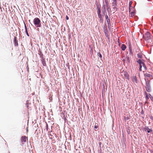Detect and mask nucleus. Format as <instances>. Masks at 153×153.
Segmentation results:
<instances>
[{"label": "nucleus", "mask_w": 153, "mask_h": 153, "mask_svg": "<svg viewBox=\"0 0 153 153\" xmlns=\"http://www.w3.org/2000/svg\"><path fill=\"white\" fill-rule=\"evenodd\" d=\"M137 62L139 64L140 71H144L146 69V67L143 62V60L138 59L137 60Z\"/></svg>", "instance_id": "1"}, {"label": "nucleus", "mask_w": 153, "mask_h": 153, "mask_svg": "<svg viewBox=\"0 0 153 153\" xmlns=\"http://www.w3.org/2000/svg\"><path fill=\"white\" fill-rule=\"evenodd\" d=\"M34 23L35 26L36 27L40 26V20L38 18H35L34 19Z\"/></svg>", "instance_id": "2"}, {"label": "nucleus", "mask_w": 153, "mask_h": 153, "mask_svg": "<svg viewBox=\"0 0 153 153\" xmlns=\"http://www.w3.org/2000/svg\"><path fill=\"white\" fill-rule=\"evenodd\" d=\"M150 33L149 32H147L145 36V37L146 39L148 40L149 39V38H150Z\"/></svg>", "instance_id": "3"}, {"label": "nucleus", "mask_w": 153, "mask_h": 153, "mask_svg": "<svg viewBox=\"0 0 153 153\" xmlns=\"http://www.w3.org/2000/svg\"><path fill=\"white\" fill-rule=\"evenodd\" d=\"M132 81L136 83L137 82V80L135 76H133L132 77Z\"/></svg>", "instance_id": "4"}, {"label": "nucleus", "mask_w": 153, "mask_h": 153, "mask_svg": "<svg viewBox=\"0 0 153 153\" xmlns=\"http://www.w3.org/2000/svg\"><path fill=\"white\" fill-rule=\"evenodd\" d=\"M27 139V137H22V141L25 142H26Z\"/></svg>", "instance_id": "5"}, {"label": "nucleus", "mask_w": 153, "mask_h": 153, "mask_svg": "<svg viewBox=\"0 0 153 153\" xmlns=\"http://www.w3.org/2000/svg\"><path fill=\"white\" fill-rule=\"evenodd\" d=\"M113 2L112 3V4H113V6H114V7H115L116 5V0H112Z\"/></svg>", "instance_id": "6"}, {"label": "nucleus", "mask_w": 153, "mask_h": 153, "mask_svg": "<svg viewBox=\"0 0 153 153\" xmlns=\"http://www.w3.org/2000/svg\"><path fill=\"white\" fill-rule=\"evenodd\" d=\"M121 48L124 51L125 50L126 47L123 44L121 46Z\"/></svg>", "instance_id": "7"}, {"label": "nucleus", "mask_w": 153, "mask_h": 153, "mask_svg": "<svg viewBox=\"0 0 153 153\" xmlns=\"http://www.w3.org/2000/svg\"><path fill=\"white\" fill-rule=\"evenodd\" d=\"M147 133H151V130H150L149 128H147L145 130Z\"/></svg>", "instance_id": "8"}, {"label": "nucleus", "mask_w": 153, "mask_h": 153, "mask_svg": "<svg viewBox=\"0 0 153 153\" xmlns=\"http://www.w3.org/2000/svg\"><path fill=\"white\" fill-rule=\"evenodd\" d=\"M145 75L146 77H150L151 76V74H145Z\"/></svg>", "instance_id": "9"}, {"label": "nucleus", "mask_w": 153, "mask_h": 153, "mask_svg": "<svg viewBox=\"0 0 153 153\" xmlns=\"http://www.w3.org/2000/svg\"><path fill=\"white\" fill-rule=\"evenodd\" d=\"M134 12H131V17H132L134 15Z\"/></svg>", "instance_id": "10"}, {"label": "nucleus", "mask_w": 153, "mask_h": 153, "mask_svg": "<svg viewBox=\"0 0 153 153\" xmlns=\"http://www.w3.org/2000/svg\"><path fill=\"white\" fill-rule=\"evenodd\" d=\"M98 55L100 57V58H102V56L101 55V54L100 53H99L98 54Z\"/></svg>", "instance_id": "11"}, {"label": "nucleus", "mask_w": 153, "mask_h": 153, "mask_svg": "<svg viewBox=\"0 0 153 153\" xmlns=\"http://www.w3.org/2000/svg\"><path fill=\"white\" fill-rule=\"evenodd\" d=\"M146 99H149L148 96L147 95H146Z\"/></svg>", "instance_id": "12"}, {"label": "nucleus", "mask_w": 153, "mask_h": 153, "mask_svg": "<svg viewBox=\"0 0 153 153\" xmlns=\"http://www.w3.org/2000/svg\"><path fill=\"white\" fill-rule=\"evenodd\" d=\"M100 13V10L99 9H98V14L99 13Z\"/></svg>", "instance_id": "13"}, {"label": "nucleus", "mask_w": 153, "mask_h": 153, "mask_svg": "<svg viewBox=\"0 0 153 153\" xmlns=\"http://www.w3.org/2000/svg\"><path fill=\"white\" fill-rule=\"evenodd\" d=\"M66 19L67 20H68V17L67 16H66Z\"/></svg>", "instance_id": "14"}, {"label": "nucleus", "mask_w": 153, "mask_h": 153, "mask_svg": "<svg viewBox=\"0 0 153 153\" xmlns=\"http://www.w3.org/2000/svg\"><path fill=\"white\" fill-rule=\"evenodd\" d=\"M98 128V126H94V128L96 129L97 128Z\"/></svg>", "instance_id": "15"}, {"label": "nucleus", "mask_w": 153, "mask_h": 153, "mask_svg": "<svg viewBox=\"0 0 153 153\" xmlns=\"http://www.w3.org/2000/svg\"><path fill=\"white\" fill-rule=\"evenodd\" d=\"M149 95L150 96V98L152 100H153V98H152V97H151V95L150 94H149Z\"/></svg>", "instance_id": "16"}, {"label": "nucleus", "mask_w": 153, "mask_h": 153, "mask_svg": "<svg viewBox=\"0 0 153 153\" xmlns=\"http://www.w3.org/2000/svg\"><path fill=\"white\" fill-rule=\"evenodd\" d=\"M27 35L28 36H29L28 35V33H27Z\"/></svg>", "instance_id": "17"}, {"label": "nucleus", "mask_w": 153, "mask_h": 153, "mask_svg": "<svg viewBox=\"0 0 153 153\" xmlns=\"http://www.w3.org/2000/svg\"><path fill=\"white\" fill-rule=\"evenodd\" d=\"M128 77H127V78L128 79Z\"/></svg>", "instance_id": "18"}]
</instances>
